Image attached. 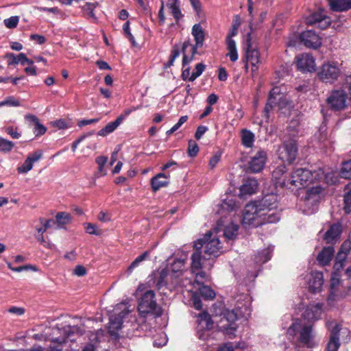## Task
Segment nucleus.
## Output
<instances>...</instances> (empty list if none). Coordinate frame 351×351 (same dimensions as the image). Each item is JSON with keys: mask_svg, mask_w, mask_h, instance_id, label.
Wrapping results in <instances>:
<instances>
[{"mask_svg": "<svg viewBox=\"0 0 351 351\" xmlns=\"http://www.w3.org/2000/svg\"><path fill=\"white\" fill-rule=\"evenodd\" d=\"M277 208V195L274 193L267 194L261 200L250 202L245 206L243 221L254 226L276 223L280 219Z\"/></svg>", "mask_w": 351, "mask_h": 351, "instance_id": "1", "label": "nucleus"}, {"mask_svg": "<svg viewBox=\"0 0 351 351\" xmlns=\"http://www.w3.org/2000/svg\"><path fill=\"white\" fill-rule=\"evenodd\" d=\"M138 310L141 317L153 314L157 317L162 315L160 307L157 304L155 293L152 290L145 291L138 300Z\"/></svg>", "mask_w": 351, "mask_h": 351, "instance_id": "2", "label": "nucleus"}, {"mask_svg": "<svg viewBox=\"0 0 351 351\" xmlns=\"http://www.w3.org/2000/svg\"><path fill=\"white\" fill-rule=\"evenodd\" d=\"M194 252L191 255V269L193 273L203 268L211 269L214 265V260L205 254L202 250V245L199 242H194Z\"/></svg>", "mask_w": 351, "mask_h": 351, "instance_id": "3", "label": "nucleus"}, {"mask_svg": "<svg viewBox=\"0 0 351 351\" xmlns=\"http://www.w3.org/2000/svg\"><path fill=\"white\" fill-rule=\"evenodd\" d=\"M195 242H199L202 245L204 253L210 256L212 260L219 256L220 250L221 249L220 241L216 235H213L210 231Z\"/></svg>", "mask_w": 351, "mask_h": 351, "instance_id": "4", "label": "nucleus"}, {"mask_svg": "<svg viewBox=\"0 0 351 351\" xmlns=\"http://www.w3.org/2000/svg\"><path fill=\"white\" fill-rule=\"evenodd\" d=\"M298 144L293 139L284 141L277 150L278 158L289 164L295 161L298 156Z\"/></svg>", "mask_w": 351, "mask_h": 351, "instance_id": "5", "label": "nucleus"}, {"mask_svg": "<svg viewBox=\"0 0 351 351\" xmlns=\"http://www.w3.org/2000/svg\"><path fill=\"white\" fill-rule=\"evenodd\" d=\"M315 178L313 173L304 168H298L295 169L289 178V189L292 186L296 187H306L310 184L313 183Z\"/></svg>", "mask_w": 351, "mask_h": 351, "instance_id": "6", "label": "nucleus"}, {"mask_svg": "<svg viewBox=\"0 0 351 351\" xmlns=\"http://www.w3.org/2000/svg\"><path fill=\"white\" fill-rule=\"evenodd\" d=\"M348 97L343 89H336L330 92L326 99L329 108L334 111H341L348 106Z\"/></svg>", "mask_w": 351, "mask_h": 351, "instance_id": "7", "label": "nucleus"}, {"mask_svg": "<svg viewBox=\"0 0 351 351\" xmlns=\"http://www.w3.org/2000/svg\"><path fill=\"white\" fill-rule=\"evenodd\" d=\"M341 75V70L334 62H326L322 64L317 73L319 79L324 82L332 84L337 80Z\"/></svg>", "mask_w": 351, "mask_h": 351, "instance_id": "8", "label": "nucleus"}, {"mask_svg": "<svg viewBox=\"0 0 351 351\" xmlns=\"http://www.w3.org/2000/svg\"><path fill=\"white\" fill-rule=\"evenodd\" d=\"M326 327L330 330L329 340L327 343V351H337L341 346L339 341L341 326L334 322H327Z\"/></svg>", "mask_w": 351, "mask_h": 351, "instance_id": "9", "label": "nucleus"}, {"mask_svg": "<svg viewBox=\"0 0 351 351\" xmlns=\"http://www.w3.org/2000/svg\"><path fill=\"white\" fill-rule=\"evenodd\" d=\"M58 331L62 336L53 338L52 342L62 344L66 342L67 339L71 338L74 334L78 335L79 336L82 335L84 333V330L80 326H66L62 328H58Z\"/></svg>", "mask_w": 351, "mask_h": 351, "instance_id": "10", "label": "nucleus"}, {"mask_svg": "<svg viewBox=\"0 0 351 351\" xmlns=\"http://www.w3.org/2000/svg\"><path fill=\"white\" fill-rule=\"evenodd\" d=\"M245 58L247 62H250L252 66V72L254 73L258 69V64L260 63L259 52L255 48L252 47L251 43V35L247 34L245 43Z\"/></svg>", "mask_w": 351, "mask_h": 351, "instance_id": "11", "label": "nucleus"}, {"mask_svg": "<svg viewBox=\"0 0 351 351\" xmlns=\"http://www.w3.org/2000/svg\"><path fill=\"white\" fill-rule=\"evenodd\" d=\"M267 160V152L262 149L258 151L248 162L249 170L252 173L261 171L265 165Z\"/></svg>", "mask_w": 351, "mask_h": 351, "instance_id": "12", "label": "nucleus"}, {"mask_svg": "<svg viewBox=\"0 0 351 351\" xmlns=\"http://www.w3.org/2000/svg\"><path fill=\"white\" fill-rule=\"evenodd\" d=\"M300 40L308 48L317 49L322 45V38L313 30L302 32Z\"/></svg>", "mask_w": 351, "mask_h": 351, "instance_id": "13", "label": "nucleus"}, {"mask_svg": "<svg viewBox=\"0 0 351 351\" xmlns=\"http://www.w3.org/2000/svg\"><path fill=\"white\" fill-rule=\"evenodd\" d=\"M295 62L300 71L311 72L315 70V59L309 53L299 54L295 57Z\"/></svg>", "mask_w": 351, "mask_h": 351, "instance_id": "14", "label": "nucleus"}, {"mask_svg": "<svg viewBox=\"0 0 351 351\" xmlns=\"http://www.w3.org/2000/svg\"><path fill=\"white\" fill-rule=\"evenodd\" d=\"M287 167L285 165L278 166L272 172V178L276 182L277 186L281 188H289V178H287Z\"/></svg>", "mask_w": 351, "mask_h": 351, "instance_id": "15", "label": "nucleus"}, {"mask_svg": "<svg viewBox=\"0 0 351 351\" xmlns=\"http://www.w3.org/2000/svg\"><path fill=\"white\" fill-rule=\"evenodd\" d=\"M299 341L308 348H313L317 346L314 341L312 325L304 326L301 328Z\"/></svg>", "mask_w": 351, "mask_h": 351, "instance_id": "16", "label": "nucleus"}, {"mask_svg": "<svg viewBox=\"0 0 351 351\" xmlns=\"http://www.w3.org/2000/svg\"><path fill=\"white\" fill-rule=\"evenodd\" d=\"M306 23L309 25H316L322 29H326L330 24V19L321 12H315L306 19Z\"/></svg>", "mask_w": 351, "mask_h": 351, "instance_id": "17", "label": "nucleus"}, {"mask_svg": "<svg viewBox=\"0 0 351 351\" xmlns=\"http://www.w3.org/2000/svg\"><path fill=\"white\" fill-rule=\"evenodd\" d=\"M324 283L323 274L319 271H313L308 279V289L311 293H315L322 291Z\"/></svg>", "mask_w": 351, "mask_h": 351, "instance_id": "18", "label": "nucleus"}, {"mask_svg": "<svg viewBox=\"0 0 351 351\" xmlns=\"http://www.w3.org/2000/svg\"><path fill=\"white\" fill-rule=\"evenodd\" d=\"M196 47H193L189 40L184 42L182 46V52L183 53L182 66L184 67L189 64L194 58L195 54L197 53Z\"/></svg>", "mask_w": 351, "mask_h": 351, "instance_id": "19", "label": "nucleus"}, {"mask_svg": "<svg viewBox=\"0 0 351 351\" xmlns=\"http://www.w3.org/2000/svg\"><path fill=\"white\" fill-rule=\"evenodd\" d=\"M258 182L256 179L248 178L239 188L241 197L251 195L256 192Z\"/></svg>", "mask_w": 351, "mask_h": 351, "instance_id": "20", "label": "nucleus"}, {"mask_svg": "<svg viewBox=\"0 0 351 351\" xmlns=\"http://www.w3.org/2000/svg\"><path fill=\"white\" fill-rule=\"evenodd\" d=\"M151 186L154 192H156L162 187L167 186L169 182V176L163 173H159L151 179Z\"/></svg>", "mask_w": 351, "mask_h": 351, "instance_id": "21", "label": "nucleus"}, {"mask_svg": "<svg viewBox=\"0 0 351 351\" xmlns=\"http://www.w3.org/2000/svg\"><path fill=\"white\" fill-rule=\"evenodd\" d=\"M328 2L335 12H346L351 9V0H328Z\"/></svg>", "mask_w": 351, "mask_h": 351, "instance_id": "22", "label": "nucleus"}, {"mask_svg": "<svg viewBox=\"0 0 351 351\" xmlns=\"http://www.w3.org/2000/svg\"><path fill=\"white\" fill-rule=\"evenodd\" d=\"M341 233V226L339 223L331 225L324 234V239L327 243H333Z\"/></svg>", "mask_w": 351, "mask_h": 351, "instance_id": "23", "label": "nucleus"}, {"mask_svg": "<svg viewBox=\"0 0 351 351\" xmlns=\"http://www.w3.org/2000/svg\"><path fill=\"white\" fill-rule=\"evenodd\" d=\"M192 35L195 40V45L193 47H196V48L202 47L205 39V33L199 23L195 24L193 26Z\"/></svg>", "mask_w": 351, "mask_h": 351, "instance_id": "24", "label": "nucleus"}, {"mask_svg": "<svg viewBox=\"0 0 351 351\" xmlns=\"http://www.w3.org/2000/svg\"><path fill=\"white\" fill-rule=\"evenodd\" d=\"M124 119L123 116H119L114 121L108 123L104 128L98 131L97 135L105 136L114 132Z\"/></svg>", "mask_w": 351, "mask_h": 351, "instance_id": "25", "label": "nucleus"}, {"mask_svg": "<svg viewBox=\"0 0 351 351\" xmlns=\"http://www.w3.org/2000/svg\"><path fill=\"white\" fill-rule=\"evenodd\" d=\"M335 250L332 247H324L317 255V261L322 265H328L332 260Z\"/></svg>", "mask_w": 351, "mask_h": 351, "instance_id": "26", "label": "nucleus"}, {"mask_svg": "<svg viewBox=\"0 0 351 351\" xmlns=\"http://www.w3.org/2000/svg\"><path fill=\"white\" fill-rule=\"evenodd\" d=\"M322 304L317 303L308 307L303 313V317L306 319H317L319 315L321 314Z\"/></svg>", "mask_w": 351, "mask_h": 351, "instance_id": "27", "label": "nucleus"}, {"mask_svg": "<svg viewBox=\"0 0 351 351\" xmlns=\"http://www.w3.org/2000/svg\"><path fill=\"white\" fill-rule=\"evenodd\" d=\"M25 119L34 123V133L36 134V136L43 135L46 132V127L40 123L39 119L34 114H27L25 115Z\"/></svg>", "mask_w": 351, "mask_h": 351, "instance_id": "28", "label": "nucleus"}, {"mask_svg": "<svg viewBox=\"0 0 351 351\" xmlns=\"http://www.w3.org/2000/svg\"><path fill=\"white\" fill-rule=\"evenodd\" d=\"M167 7L171 10L170 12L177 23L183 17V14L180 9L178 0H168Z\"/></svg>", "mask_w": 351, "mask_h": 351, "instance_id": "29", "label": "nucleus"}, {"mask_svg": "<svg viewBox=\"0 0 351 351\" xmlns=\"http://www.w3.org/2000/svg\"><path fill=\"white\" fill-rule=\"evenodd\" d=\"M197 322L201 328L205 330H210L213 326V321L210 315L206 312L199 314Z\"/></svg>", "mask_w": 351, "mask_h": 351, "instance_id": "30", "label": "nucleus"}, {"mask_svg": "<svg viewBox=\"0 0 351 351\" xmlns=\"http://www.w3.org/2000/svg\"><path fill=\"white\" fill-rule=\"evenodd\" d=\"M254 141V134L250 130L243 129L241 131V143L245 147H252Z\"/></svg>", "mask_w": 351, "mask_h": 351, "instance_id": "31", "label": "nucleus"}, {"mask_svg": "<svg viewBox=\"0 0 351 351\" xmlns=\"http://www.w3.org/2000/svg\"><path fill=\"white\" fill-rule=\"evenodd\" d=\"M126 314L124 311H122L120 315L117 317H114V318L111 317L109 323V329L110 332L112 333L113 330H119L122 328L123 322L122 318Z\"/></svg>", "mask_w": 351, "mask_h": 351, "instance_id": "32", "label": "nucleus"}, {"mask_svg": "<svg viewBox=\"0 0 351 351\" xmlns=\"http://www.w3.org/2000/svg\"><path fill=\"white\" fill-rule=\"evenodd\" d=\"M226 43L227 48L229 51L227 56L230 57V59L232 62L237 61L238 59V54L234 40L232 38H227Z\"/></svg>", "mask_w": 351, "mask_h": 351, "instance_id": "33", "label": "nucleus"}, {"mask_svg": "<svg viewBox=\"0 0 351 351\" xmlns=\"http://www.w3.org/2000/svg\"><path fill=\"white\" fill-rule=\"evenodd\" d=\"M71 214L66 212H59L56 215V222L60 227H63L71 222Z\"/></svg>", "mask_w": 351, "mask_h": 351, "instance_id": "34", "label": "nucleus"}, {"mask_svg": "<svg viewBox=\"0 0 351 351\" xmlns=\"http://www.w3.org/2000/svg\"><path fill=\"white\" fill-rule=\"evenodd\" d=\"M272 250L266 248L258 252L255 257L257 263L263 264L269 261L271 257Z\"/></svg>", "mask_w": 351, "mask_h": 351, "instance_id": "35", "label": "nucleus"}, {"mask_svg": "<svg viewBox=\"0 0 351 351\" xmlns=\"http://www.w3.org/2000/svg\"><path fill=\"white\" fill-rule=\"evenodd\" d=\"M199 294L205 300H213L215 298V292L208 286L202 285L199 289Z\"/></svg>", "mask_w": 351, "mask_h": 351, "instance_id": "36", "label": "nucleus"}, {"mask_svg": "<svg viewBox=\"0 0 351 351\" xmlns=\"http://www.w3.org/2000/svg\"><path fill=\"white\" fill-rule=\"evenodd\" d=\"M340 176L345 179H351V160L342 163Z\"/></svg>", "mask_w": 351, "mask_h": 351, "instance_id": "37", "label": "nucleus"}, {"mask_svg": "<svg viewBox=\"0 0 351 351\" xmlns=\"http://www.w3.org/2000/svg\"><path fill=\"white\" fill-rule=\"evenodd\" d=\"M277 103L276 98H269L267 99V102L264 108V117L267 121L269 119V112H271L274 109V107L276 106Z\"/></svg>", "mask_w": 351, "mask_h": 351, "instance_id": "38", "label": "nucleus"}, {"mask_svg": "<svg viewBox=\"0 0 351 351\" xmlns=\"http://www.w3.org/2000/svg\"><path fill=\"white\" fill-rule=\"evenodd\" d=\"M348 255L346 254H343L341 252H338L336 258H335V263L334 264V269L337 271H339L343 267L344 262L346 259L347 258Z\"/></svg>", "mask_w": 351, "mask_h": 351, "instance_id": "39", "label": "nucleus"}, {"mask_svg": "<svg viewBox=\"0 0 351 351\" xmlns=\"http://www.w3.org/2000/svg\"><path fill=\"white\" fill-rule=\"evenodd\" d=\"M14 146L12 141L0 137V152H9Z\"/></svg>", "mask_w": 351, "mask_h": 351, "instance_id": "40", "label": "nucleus"}, {"mask_svg": "<svg viewBox=\"0 0 351 351\" xmlns=\"http://www.w3.org/2000/svg\"><path fill=\"white\" fill-rule=\"evenodd\" d=\"M149 256V252L145 251L141 255L138 256L128 267V271L131 273L132 270L137 267L141 262L145 260Z\"/></svg>", "mask_w": 351, "mask_h": 351, "instance_id": "41", "label": "nucleus"}, {"mask_svg": "<svg viewBox=\"0 0 351 351\" xmlns=\"http://www.w3.org/2000/svg\"><path fill=\"white\" fill-rule=\"evenodd\" d=\"M51 124L60 130H64L71 127L72 124L70 121H67L63 119H60L52 121Z\"/></svg>", "mask_w": 351, "mask_h": 351, "instance_id": "42", "label": "nucleus"}, {"mask_svg": "<svg viewBox=\"0 0 351 351\" xmlns=\"http://www.w3.org/2000/svg\"><path fill=\"white\" fill-rule=\"evenodd\" d=\"M33 162L30 158H27L23 164L17 168L19 173H25L32 169Z\"/></svg>", "mask_w": 351, "mask_h": 351, "instance_id": "43", "label": "nucleus"}, {"mask_svg": "<svg viewBox=\"0 0 351 351\" xmlns=\"http://www.w3.org/2000/svg\"><path fill=\"white\" fill-rule=\"evenodd\" d=\"M180 47L177 45H176L173 48V50L171 51V54L170 56V58H169V61L165 64V66L166 68L167 67H170L171 66L173 65V62L175 60V59L179 56L180 55Z\"/></svg>", "mask_w": 351, "mask_h": 351, "instance_id": "44", "label": "nucleus"}, {"mask_svg": "<svg viewBox=\"0 0 351 351\" xmlns=\"http://www.w3.org/2000/svg\"><path fill=\"white\" fill-rule=\"evenodd\" d=\"M123 30L124 34L130 40V41L131 42L132 46L136 47L137 45V44L136 43L134 37L133 36V35L130 32V21H127L124 23L123 27Z\"/></svg>", "mask_w": 351, "mask_h": 351, "instance_id": "45", "label": "nucleus"}, {"mask_svg": "<svg viewBox=\"0 0 351 351\" xmlns=\"http://www.w3.org/2000/svg\"><path fill=\"white\" fill-rule=\"evenodd\" d=\"M99 5L97 2L95 3H86L85 5L84 10L88 12V15L90 18H92L94 22H97V18L96 17L94 10Z\"/></svg>", "mask_w": 351, "mask_h": 351, "instance_id": "46", "label": "nucleus"}, {"mask_svg": "<svg viewBox=\"0 0 351 351\" xmlns=\"http://www.w3.org/2000/svg\"><path fill=\"white\" fill-rule=\"evenodd\" d=\"M187 152L189 156L194 157L199 152L198 145L193 140L189 141Z\"/></svg>", "mask_w": 351, "mask_h": 351, "instance_id": "47", "label": "nucleus"}, {"mask_svg": "<svg viewBox=\"0 0 351 351\" xmlns=\"http://www.w3.org/2000/svg\"><path fill=\"white\" fill-rule=\"evenodd\" d=\"M84 228L86 232L90 234L99 235L101 233V231L97 229V226L91 223H84Z\"/></svg>", "mask_w": 351, "mask_h": 351, "instance_id": "48", "label": "nucleus"}, {"mask_svg": "<svg viewBox=\"0 0 351 351\" xmlns=\"http://www.w3.org/2000/svg\"><path fill=\"white\" fill-rule=\"evenodd\" d=\"M168 276V271L167 269H162L160 272V276L158 278V282L156 283V287L158 289H161L163 286L167 285V282L165 280L167 276Z\"/></svg>", "mask_w": 351, "mask_h": 351, "instance_id": "49", "label": "nucleus"}, {"mask_svg": "<svg viewBox=\"0 0 351 351\" xmlns=\"http://www.w3.org/2000/svg\"><path fill=\"white\" fill-rule=\"evenodd\" d=\"M19 21V17L17 16H11L4 20V24L9 29L15 28Z\"/></svg>", "mask_w": 351, "mask_h": 351, "instance_id": "50", "label": "nucleus"}, {"mask_svg": "<svg viewBox=\"0 0 351 351\" xmlns=\"http://www.w3.org/2000/svg\"><path fill=\"white\" fill-rule=\"evenodd\" d=\"M19 106L20 101L15 97L11 96L6 98L5 100L0 102V106Z\"/></svg>", "mask_w": 351, "mask_h": 351, "instance_id": "51", "label": "nucleus"}, {"mask_svg": "<svg viewBox=\"0 0 351 351\" xmlns=\"http://www.w3.org/2000/svg\"><path fill=\"white\" fill-rule=\"evenodd\" d=\"M340 280L337 277V274H335L332 276L330 280V293L331 295H336V290L337 287L340 285Z\"/></svg>", "mask_w": 351, "mask_h": 351, "instance_id": "52", "label": "nucleus"}, {"mask_svg": "<svg viewBox=\"0 0 351 351\" xmlns=\"http://www.w3.org/2000/svg\"><path fill=\"white\" fill-rule=\"evenodd\" d=\"M185 265V261L182 259H176L171 264V270L173 272L182 271Z\"/></svg>", "mask_w": 351, "mask_h": 351, "instance_id": "53", "label": "nucleus"}, {"mask_svg": "<svg viewBox=\"0 0 351 351\" xmlns=\"http://www.w3.org/2000/svg\"><path fill=\"white\" fill-rule=\"evenodd\" d=\"M343 209L346 213H351V191L346 193L344 195Z\"/></svg>", "mask_w": 351, "mask_h": 351, "instance_id": "54", "label": "nucleus"}, {"mask_svg": "<svg viewBox=\"0 0 351 351\" xmlns=\"http://www.w3.org/2000/svg\"><path fill=\"white\" fill-rule=\"evenodd\" d=\"M339 251L348 256L351 251V241L350 239H346L341 244Z\"/></svg>", "mask_w": 351, "mask_h": 351, "instance_id": "55", "label": "nucleus"}, {"mask_svg": "<svg viewBox=\"0 0 351 351\" xmlns=\"http://www.w3.org/2000/svg\"><path fill=\"white\" fill-rule=\"evenodd\" d=\"M239 25H240V22L239 21V19L237 17V19H235L234 21V23L232 25V27L230 30V32H229L227 38H232V37L236 36L237 34L238 28H239Z\"/></svg>", "mask_w": 351, "mask_h": 351, "instance_id": "56", "label": "nucleus"}, {"mask_svg": "<svg viewBox=\"0 0 351 351\" xmlns=\"http://www.w3.org/2000/svg\"><path fill=\"white\" fill-rule=\"evenodd\" d=\"M207 279V275L205 271L197 272L195 275V282L197 285H203Z\"/></svg>", "mask_w": 351, "mask_h": 351, "instance_id": "57", "label": "nucleus"}, {"mask_svg": "<svg viewBox=\"0 0 351 351\" xmlns=\"http://www.w3.org/2000/svg\"><path fill=\"white\" fill-rule=\"evenodd\" d=\"M5 58L7 59L8 65H15L19 64L18 56H16L14 53H6Z\"/></svg>", "mask_w": 351, "mask_h": 351, "instance_id": "58", "label": "nucleus"}, {"mask_svg": "<svg viewBox=\"0 0 351 351\" xmlns=\"http://www.w3.org/2000/svg\"><path fill=\"white\" fill-rule=\"evenodd\" d=\"M237 228H234L233 229L228 228L224 230L223 235L228 239H233L237 235Z\"/></svg>", "mask_w": 351, "mask_h": 351, "instance_id": "59", "label": "nucleus"}, {"mask_svg": "<svg viewBox=\"0 0 351 351\" xmlns=\"http://www.w3.org/2000/svg\"><path fill=\"white\" fill-rule=\"evenodd\" d=\"M301 328V324L299 322L293 323L288 328L287 332L290 335L294 336L295 332Z\"/></svg>", "mask_w": 351, "mask_h": 351, "instance_id": "60", "label": "nucleus"}, {"mask_svg": "<svg viewBox=\"0 0 351 351\" xmlns=\"http://www.w3.org/2000/svg\"><path fill=\"white\" fill-rule=\"evenodd\" d=\"M5 132L10 135L12 138H19L21 136V134L17 131V128H14L12 126L8 127L5 129Z\"/></svg>", "mask_w": 351, "mask_h": 351, "instance_id": "61", "label": "nucleus"}, {"mask_svg": "<svg viewBox=\"0 0 351 351\" xmlns=\"http://www.w3.org/2000/svg\"><path fill=\"white\" fill-rule=\"evenodd\" d=\"M269 98H276L277 101H280L282 99V95L280 93V89L278 87H274L272 88L269 94Z\"/></svg>", "mask_w": 351, "mask_h": 351, "instance_id": "62", "label": "nucleus"}, {"mask_svg": "<svg viewBox=\"0 0 351 351\" xmlns=\"http://www.w3.org/2000/svg\"><path fill=\"white\" fill-rule=\"evenodd\" d=\"M207 130H208V128L206 126H204V125L198 126L197 128V130L195 132V138L197 140H199Z\"/></svg>", "mask_w": 351, "mask_h": 351, "instance_id": "63", "label": "nucleus"}, {"mask_svg": "<svg viewBox=\"0 0 351 351\" xmlns=\"http://www.w3.org/2000/svg\"><path fill=\"white\" fill-rule=\"evenodd\" d=\"M86 273V269L80 265H77L73 270V274L77 276H84Z\"/></svg>", "mask_w": 351, "mask_h": 351, "instance_id": "64", "label": "nucleus"}]
</instances>
